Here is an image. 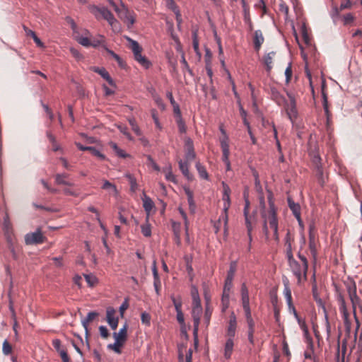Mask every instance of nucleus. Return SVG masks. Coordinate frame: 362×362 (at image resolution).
<instances>
[{"mask_svg":"<svg viewBox=\"0 0 362 362\" xmlns=\"http://www.w3.org/2000/svg\"><path fill=\"white\" fill-rule=\"evenodd\" d=\"M236 326H237L236 317H235V314L233 313H232V314L230 317V320H229V322H228V328H227L226 335L228 337V339H233V337H235V334Z\"/></svg>","mask_w":362,"mask_h":362,"instance_id":"17","label":"nucleus"},{"mask_svg":"<svg viewBox=\"0 0 362 362\" xmlns=\"http://www.w3.org/2000/svg\"><path fill=\"white\" fill-rule=\"evenodd\" d=\"M99 332H100V334L101 337H103L104 339H107L110 335L108 329L105 326H103V325L100 326Z\"/></svg>","mask_w":362,"mask_h":362,"instance_id":"58","label":"nucleus"},{"mask_svg":"<svg viewBox=\"0 0 362 362\" xmlns=\"http://www.w3.org/2000/svg\"><path fill=\"white\" fill-rule=\"evenodd\" d=\"M313 286H312V294H313V298L315 300V302L317 303V305L319 307H321L323 309L324 312H325V310H326L325 307L324 305L322 300L320 298V295L318 293L315 274H313Z\"/></svg>","mask_w":362,"mask_h":362,"instance_id":"18","label":"nucleus"},{"mask_svg":"<svg viewBox=\"0 0 362 362\" xmlns=\"http://www.w3.org/2000/svg\"><path fill=\"white\" fill-rule=\"evenodd\" d=\"M244 216H245V226H246L247 231V236H248V239H249V249H250V245H251V242L252 240V216H250L249 214H244Z\"/></svg>","mask_w":362,"mask_h":362,"instance_id":"26","label":"nucleus"},{"mask_svg":"<svg viewBox=\"0 0 362 362\" xmlns=\"http://www.w3.org/2000/svg\"><path fill=\"white\" fill-rule=\"evenodd\" d=\"M64 193L66 195H70L73 197H78L79 195V192L77 190H74L70 188H64Z\"/></svg>","mask_w":362,"mask_h":362,"instance_id":"60","label":"nucleus"},{"mask_svg":"<svg viewBox=\"0 0 362 362\" xmlns=\"http://www.w3.org/2000/svg\"><path fill=\"white\" fill-rule=\"evenodd\" d=\"M141 233L145 237H150L151 235V228L148 220L145 224L141 226Z\"/></svg>","mask_w":362,"mask_h":362,"instance_id":"46","label":"nucleus"},{"mask_svg":"<svg viewBox=\"0 0 362 362\" xmlns=\"http://www.w3.org/2000/svg\"><path fill=\"white\" fill-rule=\"evenodd\" d=\"M99 74L105 79L106 80L108 83L112 86H115V82L114 81L112 80V78L110 77L109 73L105 70V69L104 68H102V71H100L99 72Z\"/></svg>","mask_w":362,"mask_h":362,"instance_id":"42","label":"nucleus"},{"mask_svg":"<svg viewBox=\"0 0 362 362\" xmlns=\"http://www.w3.org/2000/svg\"><path fill=\"white\" fill-rule=\"evenodd\" d=\"M196 168L201 178L208 180L209 175L204 166L202 165L199 162L196 163Z\"/></svg>","mask_w":362,"mask_h":362,"instance_id":"40","label":"nucleus"},{"mask_svg":"<svg viewBox=\"0 0 362 362\" xmlns=\"http://www.w3.org/2000/svg\"><path fill=\"white\" fill-rule=\"evenodd\" d=\"M124 345V343H122L119 341H115L114 344H108L107 348L109 349L113 350L117 354H121V346Z\"/></svg>","mask_w":362,"mask_h":362,"instance_id":"43","label":"nucleus"},{"mask_svg":"<svg viewBox=\"0 0 362 362\" xmlns=\"http://www.w3.org/2000/svg\"><path fill=\"white\" fill-rule=\"evenodd\" d=\"M354 18L351 13H347V14L344 15L343 17V21H344V25L351 23V22L354 21Z\"/></svg>","mask_w":362,"mask_h":362,"instance_id":"62","label":"nucleus"},{"mask_svg":"<svg viewBox=\"0 0 362 362\" xmlns=\"http://www.w3.org/2000/svg\"><path fill=\"white\" fill-rule=\"evenodd\" d=\"M102 188L103 189H105V190L108 191V192H109V194L110 195H112V196H117V195L118 192H117L116 186L115 185L112 184L111 182H110L107 180H105L103 182Z\"/></svg>","mask_w":362,"mask_h":362,"instance_id":"33","label":"nucleus"},{"mask_svg":"<svg viewBox=\"0 0 362 362\" xmlns=\"http://www.w3.org/2000/svg\"><path fill=\"white\" fill-rule=\"evenodd\" d=\"M322 160H313V168L316 170V175L318 177L319 180L322 179L323 175V168L325 166V163H322Z\"/></svg>","mask_w":362,"mask_h":362,"instance_id":"30","label":"nucleus"},{"mask_svg":"<svg viewBox=\"0 0 362 362\" xmlns=\"http://www.w3.org/2000/svg\"><path fill=\"white\" fill-rule=\"evenodd\" d=\"M119 131L124 135H125L129 140L132 141L133 139V138L130 135L129 132H128L127 127L120 126V127H119Z\"/></svg>","mask_w":362,"mask_h":362,"instance_id":"63","label":"nucleus"},{"mask_svg":"<svg viewBox=\"0 0 362 362\" xmlns=\"http://www.w3.org/2000/svg\"><path fill=\"white\" fill-rule=\"evenodd\" d=\"M185 149L187 151L186 158H194L195 157V153L193 150V144L189 139L185 142Z\"/></svg>","mask_w":362,"mask_h":362,"instance_id":"35","label":"nucleus"},{"mask_svg":"<svg viewBox=\"0 0 362 362\" xmlns=\"http://www.w3.org/2000/svg\"><path fill=\"white\" fill-rule=\"evenodd\" d=\"M77 41L79 44L84 47H90V40L87 37L83 36H78Z\"/></svg>","mask_w":362,"mask_h":362,"instance_id":"53","label":"nucleus"},{"mask_svg":"<svg viewBox=\"0 0 362 362\" xmlns=\"http://www.w3.org/2000/svg\"><path fill=\"white\" fill-rule=\"evenodd\" d=\"M242 297V304L244 312L251 311L250 308V299L248 296H241Z\"/></svg>","mask_w":362,"mask_h":362,"instance_id":"48","label":"nucleus"},{"mask_svg":"<svg viewBox=\"0 0 362 362\" xmlns=\"http://www.w3.org/2000/svg\"><path fill=\"white\" fill-rule=\"evenodd\" d=\"M317 241L315 238V235L311 232V230L309 233V250L310 252V254L314 259V260H316L317 258Z\"/></svg>","mask_w":362,"mask_h":362,"instance_id":"20","label":"nucleus"},{"mask_svg":"<svg viewBox=\"0 0 362 362\" xmlns=\"http://www.w3.org/2000/svg\"><path fill=\"white\" fill-rule=\"evenodd\" d=\"M357 332L356 329L354 334L351 337L349 334L348 336L342 340L341 345V359L344 361L346 351L349 349V355L352 354L353 358L356 360V362H361L362 358V346L358 349V344H356L357 339ZM339 349L340 346H339Z\"/></svg>","mask_w":362,"mask_h":362,"instance_id":"1","label":"nucleus"},{"mask_svg":"<svg viewBox=\"0 0 362 362\" xmlns=\"http://www.w3.org/2000/svg\"><path fill=\"white\" fill-rule=\"evenodd\" d=\"M116 311L114 308L109 307L106 310V320L108 324L115 320H118V317H115Z\"/></svg>","mask_w":362,"mask_h":362,"instance_id":"36","label":"nucleus"},{"mask_svg":"<svg viewBox=\"0 0 362 362\" xmlns=\"http://www.w3.org/2000/svg\"><path fill=\"white\" fill-rule=\"evenodd\" d=\"M89 9L90 12L95 15L96 18H99L100 16L103 17L112 28H114L117 23L113 14L105 7L100 8L96 6H90Z\"/></svg>","mask_w":362,"mask_h":362,"instance_id":"8","label":"nucleus"},{"mask_svg":"<svg viewBox=\"0 0 362 362\" xmlns=\"http://www.w3.org/2000/svg\"><path fill=\"white\" fill-rule=\"evenodd\" d=\"M264 39L262 31L259 30H256L254 34V40H253L254 47L256 51L259 50L261 45L264 42Z\"/></svg>","mask_w":362,"mask_h":362,"instance_id":"25","label":"nucleus"},{"mask_svg":"<svg viewBox=\"0 0 362 362\" xmlns=\"http://www.w3.org/2000/svg\"><path fill=\"white\" fill-rule=\"evenodd\" d=\"M46 240V237L42 234L41 229L37 228L33 233H29L25 236L26 245H37L43 243Z\"/></svg>","mask_w":362,"mask_h":362,"instance_id":"10","label":"nucleus"},{"mask_svg":"<svg viewBox=\"0 0 362 362\" xmlns=\"http://www.w3.org/2000/svg\"><path fill=\"white\" fill-rule=\"evenodd\" d=\"M268 199H269V210L267 214H266L265 211H262V216L264 219V224H263V231L264 233L267 240L269 239L267 224H269V227H270V226H274L275 224L278 223L276 210L274 204L272 201L271 196H269L268 197Z\"/></svg>","mask_w":362,"mask_h":362,"instance_id":"3","label":"nucleus"},{"mask_svg":"<svg viewBox=\"0 0 362 362\" xmlns=\"http://www.w3.org/2000/svg\"><path fill=\"white\" fill-rule=\"evenodd\" d=\"M347 291H348L350 300H351V303H352L354 317H355V320H356V324H357V329H359V326H360V323H359L358 317H356V305H358L359 307V304H361V303L360 302V298L356 295V285L355 284L349 285L347 287Z\"/></svg>","mask_w":362,"mask_h":362,"instance_id":"11","label":"nucleus"},{"mask_svg":"<svg viewBox=\"0 0 362 362\" xmlns=\"http://www.w3.org/2000/svg\"><path fill=\"white\" fill-rule=\"evenodd\" d=\"M234 347V342L233 339H227L223 347V356L226 359H230Z\"/></svg>","mask_w":362,"mask_h":362,"instance_id":"23","label":"nucleus"},{"mask_svg":"<svg viewBox=\"0 0 362 362\" xmlns=\"http://www.w3.org/2000/svg\"><path fill=\"white\" fill-rule=\"evenodd\" d=\"M351 6V3L350 0H344L341 4L339 8H335L333 13H332V18L335 19L337 17L339 16L340 11H341L344 9L349 8Z\"/></svg>","mask_w":362,"mask_h":362,"instance_id":"31","label":"nucleus"},{"mask_svg":"<svg viewBox=\"0 0 362 362\" xmlns=\"http://www.w3.org/2000/svg\"><path fill=\"white\" fill-rule=\"evenodd\" d=\"M232 282H233V280L226 279L223 294H228V296H230V289L233 286Z\"/></svg>","mask_w":362,"mask_h":362,"instance_id":"52","label":"nucleus"},{"mask_svg":"<svg viewBox=\"0 0 362 362\" xmlns=\"http://www.w3.org/2000/svg\"><path fill=\"white\" fill-rule=\"evenodd\" d=\"M171 299L173 300L175 310L176 311L182 310V303L181 298L180 296L179 297L172 296Z\"/></svg>","mask_w":362,"mask_h":362,"instance_id":"50","label":"nucleus"},{"mask_svg":"<svg viewBox=\"0 0 362 362\" xmlns=\"http://www.w3.org/2000/svg\"><path fill=\"white\" fill-rule=\"evenodd\" d=\"M165 178L168 181L176 182L175 176L172 173L170 170L165 172Z\"/></svg>","mask_w":362,"mask_h":362,"instance_id":"64","label":"nucleus"},{"mask_svg":"<svg viewBox=\"0 0 362 362\" xmlns=\"http://www.w3.org/2000/svg\"><path fill=\"white\" fill-rule=\"evenodd\" d=\"M85 276V279L86 281V282L88 284V285L90 286H93L95 283H96V278L93 276V275H90V274H86L84 275Z\"/></svg>","mask_w":362,"mask_h":362,"instance_id":"57","label":"nucleus"},{"mask_svg":"<svg viewBox=\"0 0 362 362\" xmlns=\"http://www.w3.org/2000/svg\"><path fill=\"white\" fill-rule=\"evenodd\" d=\"M76 145L80 150L88 151L89 153L90 156H91L100 157V158L103 157V155L100 153V152L95 147L83 146L80 144H77Z\"/></svg>","mask_w":362,"mask_h":362,"instance_id":"27","label":"nucleus"},{"mask_svg":"<svg viewBox=\"0 0 362 362\" xmlns=\"http://www.w3.org/2000/svg\"><path fill=\"white\" fill-rule=\"evenodd\" d=\"M202 313V308H192V315L194 322L193 335L194 337L195 344H197V334L200 322V316Z\"/></svg>","mask_w":362,"mask_h":362,"instance_id":"14","label":"nucleus"},{"mask_svg":"<svg viewBox=\"0 0 362 362\" xmlns=\"http://www.w3.org/2000/svg\"><path fill=\"white\" fill-rule=\"evenodd\" d=\"M143 200V207L145 210V211L147 214V219L148 218V216L152 211V209L154 208L155 205L152 199L146 195V194L144 192V197L142 198Z\"/></svg>","mask_w":362,"mask_h":362,"instance_id":"24","label":"nucleus"},{"mask_svg":"<svg viewBox=\"0 0 362 362\" xmlns=\"http://www.w3.org/2000/svg\"><path fill=\"white\" fill-rule=\"evenodd\" d=\"M288 115L289 117V119L292 121L293 117H296L297 115V110H296V103H290L289 108L287 110Z\"/></svg>","mask_w":362,"mask_h":362,"instance_id":"47","label":"nucleus"},{"mask_svg":"<svg viewBox=\"0 0 362 362\" xmlns=\"http://www.w3.org/2000/svg\"><path fill=\"white\" fill-rule=\"evenodd\" d=\"M192 45L194 51L197 54L200 55L199 51V41L197 38V30H192Z\"/></svg>","mask_w":362,"mask_h":362,"instance_id":"44","label":"nucleus"},{"mask_svg":"<svg viewBox=\"0 0 362 362\" xmlns=\"http://www.w3.org/2000/svg\"><path fill=\"white\" fill-rule=\"evenodd\" d=\"M220 132L222 136L220 138L221 146L223 152V158H228L230 155L229 151V138L226 134V130L222 126L220 127Z\"/></svg>","mask_w":362,"mask_h":362,"instance_id":"13","label":"nucleus"},{"mask_svg":"<svg viewBox=\"0 0 362 362\" xmlns=\"http://www.w3.org/2000/svg\"><path fill=\"white\" fill-rule=\"evenodd\" d=\"M126 177L128 179L129 182L131 192L134 193L136 192V191L138 189V184L136 182V178L131 174H127Z\"/></svg>","mask_w":362,"mask_h":362,"instance_id":"38","label":"nucleus"},{"mask_svg":"<svg viewBox=\"0 0 362 362\" xmlns=\"http://www.w3.org/2000/svg\"><path fill=\"white\" fill-rule=\"evenodd\" d=\"M269 94L278 105H281L286 102L285 98L280 93L277 88L274 86H269Z\"/></svg>","mask_w":362,"mask_h":362,"instance_id":"19","label":"nucleus"},{"mask_svg":"<svg viewBox=\"0 0 362 362\" xmlns=\"http://www.w3.org/2000/svg\"><path fill=\"white\" fill-rule=\"evenodd\" d=\"M127 324H124V326L119 329L118 332H114L113 337L115 341H119L122 343H125L127 338Z\"/></svg>","mask_w":362,"mask_h":362,"instance_id":"21","label":"nucleus"},{"mask_svg":"<svg viewBox=\"0 0 362 362\" xmlns=\"http://www.w3.org/2000/svg\"><path fill=\"white\" fill-rule=\"evenodd\" d=\"M286 83L288 84L292 76L291 64L290 63L285 70Z\"/></svg>","mask_w":362,"mask_h":362,"instance_id":"56","label":"nucleus"},{"mask_svg":"<svg viewBox=\"0 0 362 362\" xmlns=\"http://www.w3.org/2000/svg\"><path fill=\"white\" fill-rule=\"evenodd\" d=\"M298 257L299 261L291 258L288 262L293 274L297 279L298 284H301L307 280L308 262L307 258L300 252L298 254Z\"/></svg>","mask_w":362,"mask_h":362,"instance_id":"2","label":"nucleus"},{"mask_svg":"<svg viewBox=\"0 0 362 362\" xmlns=\"http://www.w3.org/2000/svg\"><path fill=\"white\" fill-rule=\"evenodd\" d=\"M223 184V194L222 199L223 201V209L222 213V218L223 220V229L225 233L228 232V211L230 206V187L224 182Z\"/></svg>","mask_w":362,"mask_h":362,"instance_id":"7","label":"nucleus"},{"mask_svg":"<svg viewBox=\"0 0 362 362\" xmlns=\"http://www.w3.org/2000/svg\"><path fill=\"white\" fill-rule=\"evenodd\" d=\"M127 40L130 43L129 47L134 53V59L144 68L148 69L151 65V62L145 56L141 54V47L136 41L129 37H127Z\"/></svg>","mask_w":362,"mask_h":362,"instance_id":"6","label":"nucleus"},{"mask_svg":"<svg viewBox=\"0 0 362 362\" xmlns=\"http://www.w3.org/2000/svg\"><path fill=\"white\" fill-rule=\"evenodd\" d=\"M288 204L291 210L293 216L297 219L298 224L302 226H303V221L300 217V206L299 204L296 203L291 197H288L287 199Z\"/></svg>","mask_w":362,"mask_h":362,"instance_id":"16","label":"nucleus"},{"mask_svg":"<svg viewBox=\"0 0 362 362\" xmlns=\"http://www.w3.org/2000/svg\"><path fill=\"white\" fill-rule=\"evenodd\" d=\"M211 314H212V310L210 308V306L209 305V304L207 303L206 305L205 313H204V320L206 324V326H208L209 324Z\"/></svg>","mask_w":362,"mask_h":362,"instance_id":"51","label":"nucleus"},{"mask_svg":"<svg viewBox=\"0 0 362 362\" xmlns=\"http://www.w3.org/2000/svg\"><path fill=\"white\" fill-rule=\"evenodd\" d=\"M229 297L228 294H223L222 298H221V303H222V311L224 312L229 305Z\"/></svg>","mask_w":362,"mask_h":362,"instance_id":"54","label":"nucleus"},{"mask_svg":"<svg viewBox=\"0 0 362 362\" xmlns=\"http://www.w3.org/2000/svg\"><path fill=\"white\" fill-rule=\"evenodd\" d=\"M99 315L97 312H90L88 313L86 318L82 320V325L86 329V333L88 332V325L93 322L98 316Z\"/></svg>","mask_w":362,"mask_h":362,"instance_id":"29","label":"nucleus"},{"mask_svg":"<svg viewBox=\"0 0 362 362\" xmlns=\"http://www.w3.org/2000/svg\"><path fill=\"white\" fill-rule=\"evenodd\" d=\"M141 322L149 326L151 323V315L146 312H143L141 315Z\"/></svg>","mask_w":362,"mask_h":362,"instance_id":"55","label":"nucleus"},{"mask_svg":"<svg viewBox=\"0 0 362 362\" xmlns=\"http://www.w3.org/2000/svg\"><path fill=\"white\" fill-rule=\"evenodd\" d=\"M66 174H57L55 177L56 183L58 185H64L68 186H72V183L66 181Z\"/></svg>","mask_w":362,"mask_h":362,"instance_id":"37","label":"nucleus"},{"mask_svg":"<svg viewBox=\"0 0 362 362\" xmlns=\"http://www.w3.org/2000/svg\"><path fill=\"white\" fill-rule=\"evenodd\" d=\"M127 40L130 43L129 47L134 53V59L144 68L148 69L151 65V62L145 56L141 54V47L136 41L129 37H127Z\"/></svg>","mask_w":362,"mask_h":362,"instance_id":"4","label":"nucleus"},{"mask_svg":"<svg viewBox=\"0 0 362 362\" xmlns=\"http://www.w3.org/2000/svg\"><path fill=\"white\" fill-rule=\"evenodd\" d=\"M237 268V262L233 261L230 264V269L227 274L226 279L233 280Z\"/></svg>","mask_w":362,"mask_h":362,"instance_id":"41","label":"nucleus"},{"mask_svg":"<svg viewBox=\"0 0 362 362\" xmlns=\"http://www.w3.org/2000/svg\"><path fill=\"white\" fill-rule=\"evenodd\" d=\"M177 123L179 128V130L181 133L185 132L186 127L184 121L182 119V117H180L177 119Z\"/></svg>","mask_w":362,"mask_h":362,"instance_id":"59","label":"nucleus"},{"mask_svg":"<svg viewBox=\"0 0 362 362\" xmlns=\"http://www.w3.org/2000/svg\"><path fill=\"white\" fill-rule=\"evenodd\" d=\"M189 165L188 160H180L179 162V167L183 175L187 177V180H192L193 175L189 171Z\"/></svg>","mask_w":362,"mask_h":362,"instance_id":"22","label":"nucleus"},{"mask_svg":"<svg viewBox=\"0 0 362 362\" xmlns=\"http://www.w3.org/2000/svg\"><path fill=\"white\" fill-rule=\"evenodd\" d=\"M52 346L61 356L63 362H69L70 359L67 354L66 349L62 345V342L59 339H55L52 341Z\"/></svg>","mask_w":362,"mask_h":362,"instance_id":"15","label":"nucleus"},{"mask_svg":"<svg viewBox=\"0 0 362 362\" xmlns=\"http://www.w3.org/2000/svg\"><path fill=\"white\" fill-rule=\"evenodd\" d=\"M128 120H129V123L132 130L134 132V133L137 136H141V132L140 128L137 125L135 119L134 118H129Z\"/></svg>","mask_w":362,"mask_h":362,"instance_id":"45","label":"nucleus"},{"mask_svg":"<svg viewBox=\"0 0 362 362\" xmlns=\"http://www.w3.org/2000/svg\"><path fill=\"white\" fill-rule=\"evenodd\" d=\"M127 40L130 43L129 47L134 53V59L144 68L148 69L151 65V62L145 56L141 54V47L136 41L129 37H127Z\"/></svg>","mask_w":362,"mask_h":362,"instance_id":"5","label":"nucleus"},{"mask_svg":"<svg viewBox=\"0 0 362 362\" xmlns=\"http://www.w3.org/2000/svg\"><path fill=\"white\" fill-rule=\"evenodd\" d=\"M245 315L248 325V331L255 332V322L252 317L251 311L245 312Z\"/></svg>","mask_w":362,"mask_h":362,"instance_id":"39","label":"nucleus"},{"mask_svg":"<svg viewBox=\"0 0 362 362\" xmlns=\"http://www.w3.org/2000/svg\"><path fill=\"white\" fill-rule=\"evenodd\" d=\"M110 149H112L114 152L116 156L120 157V158H125L127 156V154L125 151L122 149H121L116 143L115 142H110L108 144Z\"/></svg>","mask_w":362,"mask_h":362,"instance_id":"32","label":"nucleus"},{"mask_svg":"<svg viewBox=\"0 0 362 362\" xmlns=\"http://www.w3.org/2000/svg\"><path fill=\"white\" fill-rule=\"evenodd\" d=\"M339 311L342 314V317H343L345 326L346 327V336H348L349 334H350V330H349L350 322L349 320V312L347 310L346 307L344 308V310H343L342 308H339Z\"/></svg>","mask_w":362,"mask_h":362,"instance_id":"34","label":"nucleus"},{"mask_svg":"<svg viewBox=\"0 0 362 362\" xmlns=\"http://www.w3.org/2000/svg\"><path fill=\"white\" fill-rule=\"evenodd\" d=\"M284 294L288 307V310L293 314L295 317L300 322V317L298 315V313L293 305V300H292V295H291V291L288 285V284H284Z\"/></svg>","mask_w":362,"mask_h":362,"instance_id":"12","label":"nucleus"},{"mask_svg":"<svg viewBox=\"0 0 362 362\" xmlns=\"http://www.w3.org/2000/svg\"><path fill=\"white\" fill-rule=\"evenodd\" d=\"M115 11L127 28H131L135 23L136 16L134 13L128 10L123 4L121 7H116Z\"/></svg>","mask_w":362,"mask_h":362,"instance_id":"9","label":"nucleus"},{"mask_svg":"<svg viewBox=\"0 0 362 362\" xmlns=\"http://www.w3.org/2000/svg\"><path fill=\"white\" fill-rule=\"evenodd\" d=\"M2 352L6 356L11 354L12 352V346L7 340H5L3 343Z\"/></svg>","mask_w":362,"mask_h":362,"instance_id":"49","label":"nucleus"},{"mask_svg":"<svg viewBox=\"0 0 362 362\" xmlns=\"http://www.w3.org/2000/svg\"><path fill=\"white\" fill-rule=\"evenodd\" d=\"M276 54V52L272 51L267 53L263 58L264 64L266 66L267 71L270 72L272 69L273 59Z\"/></svg>","mask_w":362,"mask_h":362,"instance_id":"28","label":"nucleus"},{"mask_svg":"<svg viewBox=\"0 0 362 362\" xmlns=\"http://www.w3.org/2000/svg\"><path fill=\"white\" fill-rule=\"evenodd\" d=\"M172 227L174 235H180L181 225L180 223L173 222Z\"/></svg>","mask_w":362,"mask_h":362,"instance_id":"61","label":"nucleus"}]
</instances>
